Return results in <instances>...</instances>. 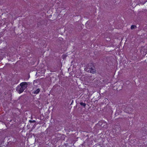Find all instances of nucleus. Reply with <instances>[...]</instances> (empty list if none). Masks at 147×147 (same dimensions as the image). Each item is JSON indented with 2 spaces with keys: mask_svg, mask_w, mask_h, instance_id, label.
<instances>
[{
  "mask_svg": "<svg viewBox=\"0 0 147 147\" xmlns=\"http://www.w3.org/2000/svg\"><path fill=\"white\" fill-rule=\"evenodd\" d=\"M90 72L92 73H94L95 72V69L94 68H91L89 70Z\"/></svg>",
  "mask_w": 147,
  "mask_h": 147,
  "instance_id": "f03ea898",
  "label": "nucleus"
},
{
  "mask_svg": "<svg viewBox=\"0 0 147 147\" xmlns=\"http://www.w3.org/2000/svg\"><path fill=\"white\" fill-rule=\"evenodd\" d=\"M20 87L19 90L20 93H22L26 88L28 84L26 82H24L21 83L20 84Z\"/></svg>",
  "mask_w": 147,
  "mask_h": 147,
  "instance_id": "f257e3e1",
  "label": "nucleus"
},
{
  "mask_svg": "<svg viewBox=\"0 0 147 147\" xmlns=\"http://www.w3.org/2000/svg\"><path fill=\"white\" fill-rule=\"evenodd\" d=\"M40 91V89L39 88H38L33 93L35 94H37Z\"/></svg>",
  "mask_w": 147,
  "mask_h": 147,
  "instance_id": "7ed1b4c3",
  "label": "nucleus"
},
{
  "mask_svg": "<svg viewBox=\"0 0 147 147\" xmlns=\"http://www.w3.org/2000/svg\"><path fill=\"white\" fill-rule=\"evenodd\" d=\"M147 1V0H144V2L140 1L142 4H144Z\"/></svg>",
  "mask_w": 147,
  "mask_h": 147,
  "instance_id": "423d86ee",
  "label": "nucleus"
},
{
  "mask_svg": "<svg viewBox=\"0 0 147 147\" xmlns=\"http://www.w3.org/2000/svg\"><path fill=\"white\" fill-rule=\"evenodd\" d=\"M136 26L133 25L131 26V29H133L134 28H136Z\"/></svg>",
  "mask_w": 147,
  "mask_h": 147,
  "instance_id": "20e7f679",
  "label": "nucleus"
},
{
  "mask_svg": "<svg viewBox=\"0 0 147 147\" xmlns=\"http://www.w3.org/2000/svg\"><path fill=\"white\" fill-rule=\"evenodd\" d=\"M81 105L83 106L84 107H85L86 106V104L83 102H81L80 103Z\"/></svg>",
  "mask_w": 147,
  "mask_h": 147,
  "instance_id": "39448f33",
  "label": "nucleus"
}]
</instances>
